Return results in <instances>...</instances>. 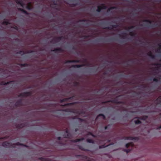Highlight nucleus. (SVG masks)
<instances>
[{
  "label": "nucleus",
  "instance_id": "1",
  "mask_svg": "<svg viewBox=\"0 0 161 161\" xmlns=\"http://www.w3.org/2000/svg\"><path fill=\"white\" fill-rule=\"evenodd\" d=\"M106 7L104 5H102L101 6L98 7V8L97 9V11L99 12L100 11L101 9H104Z\"/></svg>",
  "mask_w": 161,
  "mask_h": 161
},
{
  "label": "nucleus",
  "instance_id": "2",
  "mask_svg": "<svg viewBox=\"0 0 161 161\" xmlns=\"http://www.w3.org/2000/svg\"><path fill=\"white\" fill-rule=\"evenodd\" d=\"M3 146L5 147H9V144L7 142H5L3 143Z\"/></svg>",
  "mask_w": 161,
  "mask_h": 161
},
{
  "label": "nucleus",
  "instance_id": "3",
  "mask_svg": "<svg viewBox=\"0 0 161 161\" xmlns=\"http://www.w3.org/2000/svg\"><path fill=\"white\" fill-rule=\"evenodd\" d=\"M135 123L136 124H139L140 123V121L139 119L135 120Z\"/></svg>",
  "mask_w": 161,
  "mask_h": 161
},
{
  "label": "nucleus",
  "instance_id": "4",
  "mask_svg": "<svg viewBox=\"0 0 161 161\" xmlns=\"http://www.w3.org/2000/svg\"><path fill=\"white\" fill-rule=\"evenodd\" d=\"M130 146H133V144H132V143H129L126 144V147H128Z\"/></svg>",
  "mask_w": 161,
  "mask_h": 161
},
{
  "label": "nucleus",
  "instance_id": "5",
  "mask_svg": "<svg viewBox=\"0 0 161 161\" xmlns=\"http://www.w3.org/2000/svg\"><path fill=\"white\" fill-rule=\"evenodd\" d=\"M87 141L88 142H89V143H93V141L91 140L87 139Z\"/></svg>",
  "mask_w": 161,
  "mask_h": 161
},
{
  "label": "nucleus",
  "instance_id": "6",
  "mask_svg": "<svg viewBox=\"0 0 161 161\" xmlns=\"http://www.w3.org/2000/svg\"><path fill=\"white\" fill-rule=\"evenodd\" d=\"M102 116L103 117V119H104L105 118V117L104 116V115H103V114H100L97 117V118H98L99 116Z\"/></svg>",
  "mask_w": 161,
  "mask_h": 161
},
{
  "label": "nucleus",
  "instance_id": "7",
  "mask_svg": "<svg viewBox=\"0 0 161 161\" xmlns=\"http://www.w3.org/2000/svg\"><path fill=\"white\" fill-rule=\"evenodd\" d=\"M125 151L127 152V153H128V152L129 151H128V150H125Z\"/></svg>",
  "mask_w": 161,
  "mask_h": 161
},
{
  "label": "nucleus",
  "instance_id": "8",
  "mask_svg": "<svg viewBox=\"0 0 161 161\" xmlns=\"http://www.w3.org/2000/svg\"><path fill=\"white\" fill-rule=\"evenodd\" d=\"M161 99V97H159L158 99V100H159V99Z\"/></svg>",
  "mask_w": 161,
  "mask_h": 161
},
{
  "label": "nucleus",
  "instance_id": "9",
  "mask_svg": "<svg viewBox=\"0 0 161 161\" xmlns=\"http://www.w3.org/2000/svg\"><path fill=\"white\" fill-rule=\"evenodd\" d=\"M5 23L6 25H7V24H8V22H5Z\"/></svg>",
  "mask_w": 161,
  "mask_h": 161
},
{
  "label": "nucleus",
  "instance_id": "10",
  "mask_svg": "<svg viewBox=\"0 0 161 161\" xmlns=\"http://www.w3.org/2000/svg\"><path fill=\"white\" fill-rule=\"evenodd\" d=\"M80 140V139H77V141H76V142L79 141Z\"/></svg>",
  "mask_w": 161,
  "mask_h": 161
},
{
  "label": "nucleus",
  "instance_id": "11",
  "mask_svg": "<svg viewBox=\"0 0 161 161\" xmlns=\"http://www.w3.org/2000/svg\"><path fill=\"white\" fill-rule=\"evenodd\" d=\"M106 146H103V147H100V148H103L105 147Z\"/></svg>",
  "mask_w": 161,
  "mask_h": 161
},
{
  "label": "nucleus",
  "instance_id": "12",
  "mask_svg": "<svg viewBox=\"0 0 161 161\" xmlns=\"http://www.w3.org/2000/svg\"><path fill=\"white\" fill-rule=\"evenodd\" d=\"M77 67H80V66L78 65H77Z\"/></svg>",
  "mask_w": 161,
  "mask_h": 161
},
{
  "label": "nucleus",
  "instance_id": "13",
  "mask_svg": "<svg viewBox=\"0 0 161 161\" xmlns=\"http://www.w3.org/2000/svg\"><path fill=\"white\" fill-rule=\"evenodd\" d=\"M60 137H59L58 138V139L60 140Z\"/></svg>",
  "mask_w": 161,
  "mask_h": 161
}]
</instances>
